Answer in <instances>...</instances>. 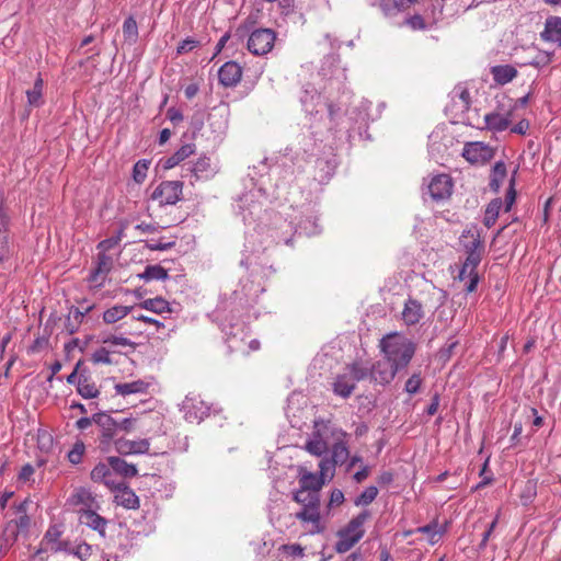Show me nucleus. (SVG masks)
Returning a JSON list of instances; mask_svg holds the SVG:
<instances>
[{
    "label": "nucleus",
    "mask_w": 561,
    "mask_h": 561,
    "mask_svg": "<svg viewBox=\"0 0 561 561\" xmlns=\"http://www.w3.org/2000/svg\"><path fill=\"white\" fill-rule=\"evenodd\" d=\"M514 173H516V171ZM515 181H516L515 174H513L510 180V186L507 188L506 196H505V209H504L505 211H510L516 201L517 193L515 190Z\"/></svg>",
    "instance_id": "nucleus-51"
},
{
    "label": "nucleus",
    "mask_w": 561,
    "mask_h": 561,
    "mask_svg": "<svg viewBox=\"0 0 561 561\" xmlns=\"http://www.w3.org/2000/svg\"><path fill=\"white\" fill-rule=\"evenodd\" d=\"M323 484L324 480L320 476H317L302 467L299 468L300 488L296 492H302L304 495L319 494Z\"/></svg>",
    "instance_id": "nucleus-11"
},
{
    "label": "nucleus",
    "mask_w": 561,
    "mask_h": 561,
    "mask_svg": "<svg viewBox=\"0 0 561 561\" xmlns=\"http://www.w3.org/2000/svg\"><path fill=\"white\" fill-rule=\"evenodd\" d=\"M412 533H422V534L427 535L428 542L431 545H435L439 541L444 530L438 528L437 522H433L428 525L416 528L414 531H412V530L408 531L405 534V536L411 535Z\"/></svg>",
    "instance_id": "nucleus-33"
},
{
    "label": "nucleus",
    "mask_w": 561,
    "mask_h": 561,
    "mask_svg": "<svg viewBox=\"0 0 561 561\" xmlns=\"http://www.w3.org/2000/svg\"><path fill=\"white\" fill-rule=\"evenodd\" d=\"M468 236H470L472 240L469 243L465 244L466 252L474 250V251H479L480 253H482L484 247L480 239V234L473 233L470 230L462 233V238H467Z\"/></svg>",
    "instance_id": "nucleus-48"
},
{
    "label": "nucleus",
    "mask_w": 561,
    "mask_h": 561,
    "mask_svg": "<svg viewBox=\"0 0 561 561\" xmlns=\"http://www.w3.org/2000/svg\"><path fill=\"white\" fill-rule=\"evenodd\" d=\"M145 280H160L168 278V271L160 265H148L139 275Z\"/></svg>",
    "instance_id": "nucleus-39"
},
{
    "label": "nucleus",
    "mask_w": 561,
    "mask_h": 561,
    "mask_svg": "<svg viewBox=\"0 0 561 561\" xmlns=\"http://www.w3.org/2000/svg\"><path fill=\"white\" fill-rule=\"evenodd\" d=\"M150 161L148 160H139L135 163L133 168V179L136 183L141 184L145 182L147 178V172L149 170Z\"/></svg>",
    "instance_id": "nucleus-42"
},
{
    "label": "nucleus",
    "mask_w": 561,
    "mask_h": 561,
    "mask_svg": "<svg viewBox=\"0 0 561 561\" xmlns=\"http://www.w3.org/2000/svg\"><path fill=\"white\" fill-rule=\"evenodd\" d=\"M502 199H492L485 208L483 224L485 227L491 228L497 220L500 210L502 208Z\"/></svg>",
    "instance_id": "nucleus-31"
},
{
    "label": "nucleus",
    "mask_w": 561,
    "mask_h": 561,
    "mask_svg": "<svg viewBox=\"0 0 561 561\" xmlns=\"http://www.w3.org/2000/svg\"><path fill=\"white\" fill-rule=\"evenodd\" d=\"M305 449L309 454L320 457L328 451V444L319 433H314L313 438L306 443Z\"/></svg>",
    "instance_id": "nucleus-35"
},
{
    "label": "nucleus",
    "mask_w": 561,
    "mask_h": 561,
    "mask_svg": "<svg viewBox=\"0 0 561 561\" xmlns=\"http://www.w3.org/2000/svg\"><path fill=\"white\" fill-rule=\"evenodd\" d=\"M123 34L126 41L130 44L135 43L138 38L137 22L133 16L127 18L123 24Z\"/></svg>",
    "instance_id": "nucleus-40"
},
{
    "label": "nucleus",
    "mask_w": 561,
    "mask_h": 561,
    "mask_svg": "<svg viewBox=\"0 0 561 561\" xmlns=\"http://www.w3.org/2000/svg\"><path fill=\"white\" fill-rule=\"evenodd\" d=\"M293 500L301 506L295 518L301 523L305 534H322L325 530V523L321 515L320 494L304 495L302 492H295Z\"/></svg>",
    "instance_id": "nucleus-1"
},
{
    "label": "nucleus",
    "mask_w": 561,
    "mask_h": 561,
    "mask_svg": "<svg viewBox=\"0 0 561 561\" xmlns=\"http://www.w3.org/2000/svg\"><path fill=\"white\" fill-rule=\"evenodd\" d=\"M174 245L175 241L163 242L162 240H151L150 242L147 243V248L151 251H164L171 249Z\"/></svg>",
    "instance_id": "nucleus-55"
},
{
    "label": "nucleus",
    "mask_w": 561,
    "mask_h": 561,
    "mask_svg": "<svg viewBox=\"0 0 561 561\" xmlns=\"http://www.w3.org/2000/svg\"><path fill=\"white\" fill-rule=\"evenodd\" d=\"M119 353L118 351H111V347L105 346L104 344L96 348L91 354V362L96 365H113L114 360L112 358L113 354Z\"/></svg>",
    "instance_id": "nucleus-32"
},
{
    "label": "nucleus",
    "mask_w": 561,
    "mask_h": 561,
    "mask_svg": "<svg viewBox=\"0 0 561 561\" xmlns=\"http://www.w3.org/2000/svg\"><path fill=\"white\" fill-rule=\"evenodd\" d=\"M138 307L158 314L172 311L169 301H167L162 297L145 299L138 305Z\"/></svg>",
    "instance_id": "nucleus-29"
},
{
    "label": "nucleus",
    "mask_w": 561,
    "mask_h": 561,
    "mask_svg": "<svg viewBox=\"0 0 561 561\" xmlns=\"http://www.w3.org/2000/svg\"><path fill=\"white\" fill-rule=\"evenodd\" d=\"M124 234V227L119 229L117 234L115 237H111L108 239L102 240L98 244V249L100 250V253H105L115 247H117L123 238Z\"/></svg>",
    "instance_id": "nucleus-45"
},
{
    "label": "nucleus",
    "mask_w": 561,
    "mask_h": 561,
    "mask_svg": "<svg viewBox=\"0 0 561 561\" xmlns=\"http://www.w3.org/2000/svg\"><path fill=\"white\" fill-rule=\"evenodd\" d=\"M305 547L300 543H284L278 547V552L286 559H302L305 557Z\"/></svg>",
    "instance_id": "nucleus-36"
},
{
    "label": "nucleus",
    "mask_w": 561,
    "mask_h": 561,
    "mask_svg": "<svg viewBox=\"0 0 561 561\" xmlns=\"http://www.w3.org/2000/svg\"><path fill=\"white\" fill-rule=\"evenodd\" d=\"M337 465L333 462L331 458H323L319 463V476L325 481V479H332L334 476L335 467Z\"/></svg>",
    "instance_id": "nucleus-46"
},
{
    "label": "nucleus",
    "mask_w": 561,
    "mask_h": 561,
    "mask_svg": "<svg viewBox=\"0 0 561 561\" xmlns=\"http://www.w3.org/2000/svg\"><path fill=\"white\" fill-rule=\"evenodd\" d=\"M528 129L529 122L527 119H522L512 128V131L515 134L525 135Z\"/></svg>",
    "instance_id": "nucleus-63"
},
{
    "label": "nucleus",
    "mask_w": 561,
    "mask_h": 561,
    "mask_svg": "<svg viewBox=\"0 0 561 561\" xmlns=\"http://www.w3.org/2000/svg\"><path fill=\"white\" fill-rule=\"evenodd\" d=\"M76 554L83 561H89L88 558L92 557V548L90 545L82 543L77 547Z\"/></svg>",
    "instance_id": "nucleus-56"
},
{
    "label": "nucleus",
    "mask_w": 561,
    "mask_h": 561,
    "mask_svg": "<svg viewBox=\"0 0 561 561\" xmlns=\"http://www.w3.org/2000/svg\"><path fill=\"white\" fill-rule=\"evenodd\" d=\"M218 78L224 87H234L242 78V68L236 61H227L219 68Z\"/></svg>",
    "instance_id": "nucleus-12"
},
{
    "label": "nucleus",
    "mask_w": 561,
    "mask_h": 561,
    "mask_svg": "<svg viewBox=\"0 0 561 561\" xmlns=\"http://www.w3.org/2000/svg\"><path fill=\"white\" fill-rule=\"evenodd\" d=\"M369 517L370 513L368 511H364L352 518L346 527L342 529L345 533V536L357 538L359 541L365 534L364 524L368 520Z\"/></svg>",
    "instance_id": "nucleus-19"
},
{
    "label": "nucleus",
    "mask_w": 561,
    "mask_h": 561,
    "mask_svg": "<svg viewBox=\"0 0 561 561\" xmlns=\"http://www.w3.org/2000/svg\"><path fill=\"white\" fill-rule=\"evenodd\" d=\"M348 457L350 451L346 444L343 440L337 439V442H335L332 446L331 459L336 465H342L348 459Z\"/></svg>",
    "instance_id": "nucleus-37"
},
{
    "label": "nucleus",
    "mask_w": 561,
    "mask_h": 561,
    "mask_svg": "<svg viewBox=\"0 0 561 561\" xmlns=\"http://www.w3.org/2000/svg\"><path fill=\"white\" fill-rule=\"evenodd\" d=\"M191 173L195 178L196 181L202 179H208L211 174V163L210 159L207 157H201L190 169Z\"/></svg>",
    "instance_id": "nucleus-30"
},
{
    "label": "nucleus",
    "mask_w": 561,
    "mask_h": 561,
    "mask_svg": "<svg viewBox=\"0 0 561 561\" xmlns=\"http://www.w3.org/2000/svg\"><path fill=\"white\" fill-rule=\"evenodd\" d=\"M26 506H27V501L26 500L21 502L16 506V513L21 514L19 520L16 522V525H18L19 528H25V527L28 526L30 518L26 515Z\"/></svg>",
    "instance_id": "nucleus-54"
},
{
    "label": "nucleus",
    "mask_w": 561,
    "mask_h": 561,
    "mask_svg": "<svg viewBox=\"0 0 561 561\" xmlns=\"http://www.w3.org/2000/svg\"><path fill=\"white\" fill-rule=\"evenodd\" d=\"M379 348L399 369L405 368L415 353V344L399 332L386 334L379 342Z\"/></svg>",
    "instance_id": "nucleus-2"
},
{
    "label": "nucleus",
    "mask_w": 561,
    "mask_h": 561,
    "mask_svg": "<svg viewBox=\"0 0 561 561\" xmlns=\"http://www.w3.org/2000/svg\"><path fill=\"white\" fill-rule=\"evenodd\" d=\"M485 129L492 131H503L508 128L512 123V111L505 113L491 112L484 116Z\"/></svg>",
    "instance_id": "nucleus-16"
},
{
    "label": "nucleus",
    "mask_w": 561,
    "mask_h": 561,
    "mask_svg": "<svg viewBox=\"0 0 561 561\" xmlns=\"http://www.w3.org/2000/svg\"><path fill=\"white\" fill-rule=\"evenodd\" d=\"M454 98H458L461 101L462 108L469 110L471 105V96L468 89L458 87L454 90Z\"/></svg>",
    "instance_id": "nucleus-53"
},
{
    "label": "nucleus",
    "mask_w": 561,
    "mask_h": 561,
    "mask_svg": "<svg viewBox=\"0 0 561 561\" xmlns=\"http://www.w3.org/2000/svg\"><path fill=\"white\" fill-rule=\"evenodd\" d=\"M427 188L431 197L434 201H444L451 196L454 181L448 174H437L431 179Z\"/></svg>",
    "instance_id": "nucleus-7"
},
{
    "label": "nucleus",
    "mask_w": 561,
    "mask_h": 561,
    "mask_svg": "<svg viewBox=\"0 0 561 561\" xmlns=\"http://www.w3.org/2000/svg\"><path fill=\"white\" fill-rule=\"evenodd\" d=\"M482 259V253L479 251H467V257L465 261V271H468V274L477 273V267L480 264Z\"/></svg>",
    "instance_id": "nucleus-44"
},
{
    "label": "nucleus",
    "mask_w": 561,
    "mask_h": 561,
    "mask_svg": "<svg viewBox=\"0 0 561 561\" xmlns=\"http://www.w3.org/2000/svg\"><path fill=\"white\" fill-rule=\"evenodd\" d=\"M425 317L423 305L415 298L409 297L401 311V320L407 327L419 324Z\"/></svg>",
    "instance_id": "nucleus-9"
},
{
    "label": "nucleus",
    "mask_w": 561,
    "mask_h": 561,
    "mask_svg": "<svg viewBox=\"0 0 561 561\" xmlns=\"http://www.w3.org/2000/svg\"><path fill=\"white\" fill-rule=\"evenodd\" d=\"M115 449L121 455H136V454H146L150 448V443L148 439H126L118 438L114 442Z\"/></svg>",
    "instance_id": "nucleus-14"
},
{
    "label": "nucleus",
    "mask_w": 561,
    "mask_h": 561,
    "mask_svg": "<svg viewBox=\"0 0 561 561\" xmlns=\"http://www.w3.org/2000/svg\"><path fill=\"white\" fill-rule=\"evenodd\" d=\"M94 423L100 427L101 445H108L118 430L117 422L105 413L93 414Z\"/></svg>",
    "instance_id": "nucleus-10"
},
{
    "label": "nucleus",
    "mask_w": 561,
    "mask_h": 561,
    "mask_svg": "<svg viewBox=\"0 0 561 561\" xmlns=\"http://www.w3.org/2000/svg\"><path fill=\"white\" fill-rule=\"evenodd\" d=\"M134 306H112L103 312L102 320L105 324H115L119 320L127 317L134 310Z\"/></svg>",
    "instance_id": "nucleus-25"
},
{
    "label": "nucleus",
    "mask_w": 561,
    "mask_h": 561,
    "mask_svg": "<svg viewBox=\"0 0 561 561\" xmlns=\"http://www.w3.org/2000/svg\"><path fill=\"white\" fill-rule=\"evenodd\" d=\"M197 45V42L194 39H185L176 48L178 54H185L191 51L193 48H195Z\"/></svg>",
    "instance_id": "nucleus-59"
},
{
    "label": "nucleus",
    "mask_w": 561,
    "mask_h": 561,
    "mask_svg": "<svg viewBox=\"0 0 561 561\" xmlns=\"http://www.w3.org/2000/svg\"><path fill=\"white\" fill-rule=\"evenodd\" d=\"M33 474L34 468L30 463L24 465L19 473V481L27 482L31 480Z\"/></svg>",
    "instance_id": "nucleus-58"
},
{
    "label": "nucleus",
    "mask_w": 561,
    "mask_h": 561,
    "mask_svg": "<svg viewBox=\"0 0 561 561\" xmlns=\"http://www.w3.org/2000/svg\"><path fill=\"white\" fill-rule=\"evenodd\" d=\"M438 407H439V394L435 393L432 398L431 404L426 409V413L428 415H434L437 412Z\"/></svg>",
    "instance_id": "nucleus-64"
},
{
    "label": "nucleus",
    "mask_w": 561,
    "mask_h": 561,
    "mask_svg": "<svg viewBox=\"0 0 561 561\" xmlns=\"http://www.w3.org/2000/svg\"><path fill=\"white\" fill-rule=\"evenodd\" d=\"M368 377L379 385L390 383L397 373L400 370L396 365L389 362L386 357L382 360H378L376 364L368 366Z\"/></svg>",
    "instance_id": "nucleus-8"
},
{
    "label": "nucleus",
    "mask_w": 561,
    "mask_h": 561,
    "mask_svg": "<svg viewBox=\"0 0 561 561\" xmlns=\"http://www.w3.org/2000/svg\"><path fill=\"white\" fill-rule=\"evenodd\" d=\"M80 523L104 535L106 520L93 510H80Z\"/></svg>",
    "instance_id": "nucleus-20"
},
{
    "label": "nucleus",
    "mask_w": 561,
    "mask_h": 561,
    "mask_svg": "<svg viewBox=\"0 0 561 561\" xmlns=\"http://www.w3.org/2000/svg\"><path fill=\"white\" fill-rule=\"evenodd\" d=\"M61 530L57 525L50 526L45 533L41 547L38 549L39 552H59L65 549V545L60 541Z\"/></svg>",
    "instance_id": "nucleus-13"
},
{
    "label": "nucleus",
    "mask_w": 561,
    "mask_h": 561,
    "mask_svg": "<svg viewBox=\"0 0 561 561\" xmlns=\"http://www.w3.org/2000/svg\"><path fill=\"white\" fill-rule=\"evenodd\" d=\"M73 502L77 505H82L81 510L98 508L95 496L88 489L80 488L72 495Z\"/></svg>",
    "instance_id": "nucleus-28"
},
{
    "label": "nucleus",
    "mask_w": 561,
    "mask_h": 561,
    "mask_svg": "<svg viewBox=\"0 0 561 561\" xmlns=\"http://www.w3.org/2000/svg\"><path fill=\"white\" fill-rule=\"evenodd\" d=\"M195 153V145L186 144L183 145L178 151H175L172 156L168 157L163 161V169L170 170L174 167L179 165L182 161L190 158Z\"/></svg>",
    "instance_id": "nucleus-23"
},
{
    "label": "nucleus",
    "mask_w": 561,
    "mask_h": 561,
    "mask_svg": "<svg viewBox=\"0 0 561 561\" xmlns=\"http://www.w3.org/2000/svg\"><path fill=\"white\" fill-rule=\"evenodd\" d=\"M507 176L506 165L503 161H497L492 168L490 174V183L489 186L492 192L497 193L500 191L501 185Z\"/></svg>",
    "instance_id": "nucleus-27"
},
{
    "label": "nucleus",
    "mask_w": 561,
    "mask_h": 561,
    "mask_svg": "<svg viewBox=\"0 0 561 561\" xmlns=\"http://www.w3.org/2000/svg\"><path fill=\"white\" fill-rule=\"evenodd\" d=\"M337 535L339 540L335 545V550L339 553L347 552L358 542L357 538L345 536V533L343 530H340Z\"/></svg>",
    "instance_id": "nucleus-43"
},
{
    "label": "nucleus",
    "mask_w": 561,
    "mask_h": 561,
    "mask_svg": "<svg viewBox=\"0 0 561 561\" xmlns=\"http://www.w3.org/2000/svg\"><path fill=\"white\" fill-rule=\"evenodd\" d=\"M276 33L272 28H256L249 35L247 47L255 56L268 54L275 44Z\"/></svg>",
    "instance_id": "nucleus-4"
},
{
    "label": "nucleus",
    "mask_w": 561,
    "mask_h": 561,
    "mask_svg": "<svg viewBox=\"0 0 561 561\" xmlns=\"http://www.w3.org/2000/svg\"><path fill=\"white\" fill-rule=\"evenodd\" d=\"M113 266V260L106 253H99L96 257V266L91 273V280L93 283L103 282L105 276L110 273Z\"/></svg>",
    "instance_id": "nucleus-22"
},
{
    "label": "nucleus",
    "mask_w": 561,
    "mask_h": 561,
    "mask_svg": "<svg viewBox=\"0 0 561 561\" xmlns=\"http://www.w3.org/2000/svg\"><path fill=\"white\" fill-rule=\"evenodd\" d=\"M407 23L413 30H424L426 26L425 21L421 15L411 16L410 19L407 20Z\"/></svg>",
    "instance_id": "nucleus-57"
},
{
    "label": "nucleus",
    "mask_w": 561,
    "mask_h": 561,
    "mask_svg": "<svg viewBox=\"0 0 561 561\" xmlns=\"http://www.w3.org/2000/svg\"><path fill=\"white\" fill-rule=\"evenodd\" d=\"M43 88H44V80L41 76V73L37 75V78L35 79L33 89L26 91L27 102L31 106H39L42 96H43Z\"/></svg>",
    "instance_id": "nucleus-34"
},
{
    "label": "nucleus",
    "mask_w": 561,
    "mask_h": 561,
    "mask_svg": "<svg viewBox=\"0 0 561 561\" xmlns=\"http://www.w3.org/2000/svg\"><path fill=\"white\" fill-rule=\"evenodd\" d=\"M462 157L471 164H484L494 157V150L482 141L465 144Z\"/></svg>",
    "instance_id": "nucleus-6"
},
{
    "label": "nucleus",
    "mask_w": 561,
    "mask_h": 561,
    "mask_svg": "<svg viewBox=\"0 0 561 561\" xmlns=\"http://www.w3.org/2000/svg\"><path fill=\"white\" fill-rule=\"evenodd\" d=\"M135 230L139 231L140 233H153L158 230V228L148 222H140L135 227Z\"/></svg>",
    "instance_id": "nucleus-62"
},
{
    "label": "nucleus",
    "mask_w": 561,
    "mask_h": 561,
    "mask_svg": "<svg viewBox=\"0 0 561 561\" xmlns=\"http://www.w3.org/2000/svg\"><path fill=\"white\" fill-rule=\"evenodd\" d=\"M491 73L495 83L500 85H504L513 81L518 75L516 68L511 65L494 66L491 68Z\"/></svg>",
    "instance_id": "nucleus-24"
},
{
    "label": "nucleus",
    "mask_w": 561,
    "mask_h": 561,
    "mask_svg": "<svg viewBox=\"0 0 561 561\" xmlns=\"http://www.w3.org/2000/svg\"><path fill=\"white\" fill-rule=\"evenodd\" d=\"M422 385V378L420 374H413L405 382L404 390L409 394H415Z\"/></svg>",
    "instance_id": "nucleus-52"
},
{
    "label": "nucleus",
    "mask_w": 561,
    "mask_h": 561,
    "mask_svg": "<svg viewBox=\"0 0 561 561\" xmlns=\"http://www.w3.org/2000/svg\"><path fill=\"white\" fill-rule=\"evenodd\" d=\"M345 370V373L337 375L332 383L334 394L344 399L351 397L356 388V382L368 378L369 374L368 365L360 360L347 365Z\"/></svg>",
    "instance_id": "nucleus-3"
},
{
    "label": "nucleus",
    "mask_w": 561,
    "mask_h": 561,
    "mask_svg": "<svg viewBox=\"0 0 561 561\" xmlns=\"http://www.w3.org/2000/svg\"><path fill=\"white\" fill-rule=\"evenodd\" d=\"M150 382L137 379L129 382L116 383L114 389L117 394L127 397L130 394H147L149 391Z\"/></svg>",
    "instance_id": "nucleus-18"
},
{
    "label": "nucleus",
    "mask_w": 561,
    "mask_h": 561,
    "mask_svg": "<svg viewBox=\"0 0 561 561\" xmlns=\"http://www.w3.org/2000/svg\"><path fill=\"white\" fill-rule=\"evenodd\" d=\"M114 502L127 510H136L139 507V499L136 493L125 485L119 483L115 488Z\"/></svg>",
    "instance_id": "nucleus-15"
},
{
    "label": "nucleus",
    "mask_w": 561,
    "mask_h": 561,
    "mask_svg": "<svg viewBox=\"0 0 561 561\" xmlns=\"http://www.w3.org/2000/svg\"><path fill=\"white\" fill-rule=\"evenodd\" d=\"M542 39L561 45V18L550 16L546 20Z\"/></svg>",
    "instance_id": "nucleus-21"
},
{
    "label": "nucleus",
    "mask_w": 561,
    "mask_h": 561,
    "mask_svg": "<svg viewBox=\"0 0 561 561\" xmlns=\"http://www.w3.org/2000/svg\"><path fill=\"white\" fill-rule=\"evenodd\" d=\"M378 495V489L376 486L366 488L362 494L356 499V505H369Z\"/></svg>",
    "instance_id": "nucleus-47"
},
{
    "label": "nucleus",
    "mask_w": 561,
    "mask_h": 561,
    "mask_svg": "<svg viewBox=\"0 0 561 561\" xmlns=\"http://www.w3.org/2000/svg\"><path fill=\"white\" fill-rule=\"evenodd\" d=\"M102 344H104L105 346H108V347L115 346V347L135 348V343L123 335L111 334L102 340Z\"/></svg>",
    "instance_id": "nucleus-41"
},
{
    "label": "nucleus",
    "mask_w": 561,
    "mask_h": 561,
    "mask_svg": "<svg viewBox=\"0 0 561 561\" xmlns=\"http://www.w3.org/2000/svg\"><path fill=\"white\" fill-rule=\"evenodd\" d=\"M344 502V494L341 490L334 489L330 495L329 505H341Z\"/></svg>",
    "instance_id": "nucleus-60"
},
{
    "label": "nucleus",
    "mask_w": 561,
    "mask_h": 561,
    "mask_svg": "<svg viewBox=\"0 0 561 561\" xmlns=\"http://www.w3.org/2000/svg\"><path fill=\"white\" fill-rule=\"evenodd\" d=\"M77 391L84 399L96 398L100 390L91 377L85 370H81L78 377Z\"/></svg>",
    "instance_id": "nucleus-17"
},
{
    "label": "nucleus",
    "mask_w": 561,
    "mask_h": 561,
    "mask_svg": "<svg viewBox=\"0 0 561 561\" xmlns=\"http://www.w3.org/2000/svg\"><path fill=\"white\" fill-rule=\"evenodd\" d=\"M107 461L112 470L123 476L124 478H133L138 474V470L135 465L128 463L119 457H108Z\"/></svg>",
    "instance_id": "nucleus-26"
},
{
    "label": "nucleus",
    "mask_w": 561,
    "mask_h": 561,
    "mask_svg": "<svg viewBox=\"0 0 561 561\" xmlns=\"http://www.w3.org/2000/svg\"><path fill=\"white\" fill-rule=\"evenodd\" d=\"M134 319L137 320V321H141L144 323H147V324L156 325L157 329L164 328V324L162 322L158 321L154 318L145 316V314H139L137 317H134Z\"/></svg>",
    "instance_id": "nucleus-61"
},
{
    "label": "nucleus",
    "mask_w": 561,
    "mask_h": 561,
    "mask_svg": "<svg viewBox=\"0 0 561 561\" xmlns=\"http://www.w3.org/2000/svg\"><path fill=\"white\" fill-rule=\"evenodd\" d=\"M380 8L386 15H391L403 9V2L401 0H382Z\"/></svg>",
    "instance_id": "nucleus-49"
},
{
    "label": "nucleus",
    "mask_w": 561,
    "mask_h": 561,
    "mask_svg": "<svg viewBox=\"0 0 561 561\" xmlns=\"http://www.w3.org/2000/svg\"><path fill=\"white\" fill-rule=\"evenodd\" d=\"M183 183L181 181H163L152 192L151 198L159 205H175L182 196Z\"/></svg>",
    "instance_id": "nucleus-5"
},
{
    "label": "nucleus",
    "mask_w": 561,
    "mask_h": 561,
    "mask_svg": "<svg viewBox=\"0 0 561 561\" xmlns=\"http://www.w3.org/2000/svg\"><path fill=\"white\" fill-rule=\"evenodd\" d=\"M85 447L82 442H77L72 449L68 453V459L71 463L78 465L82 460V456L84 454Z\"/></svg>",
    "instance_id": "nucleus-50"
},
{
    "label": "nucleus",
    "mask_w": 561,
    "mask_h": 561,
    "mask_svg": "<svg viewBox=\"0 0 561 561\" xmlns=\"http://www.w3.org/2000/svg\"><path fill=\"white\" fill-rule=\"evenodd\" d=\"M111 467L107 463H98L91 471V479L95 482H104L106 485L110 484Z\"/></svg>",
    "instance_id": "nucleus-38"
}]
</instances>
